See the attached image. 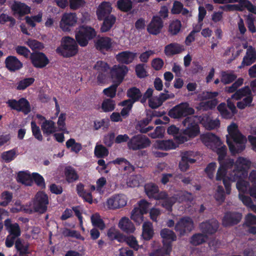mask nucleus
I'll list each match as a JSON object with an SVG mask.
<instances>
[{
	"label": "nucleus",
	"instance_id": "obj_1",
	"mask_svg": "<svg viewBox=\"0 0 256 256\" xmlns=\"http://www.w3.org/2000/svg\"><path fill=\"white\" fill-rule=\"evenodd\" d=\"M228 133L226 136V142L232 154L240 153L246 148L247 138L240 131L238 125L232 122L228 126Z\"/></svg>",
	"mask_w": 256,
	"mask_h": 256
},
{
	"label": "nucleus",
	"instance_id": "obj_2",
	"mask_svg": "<svg viewBox=\"0 0 256 256\" xmlns=\"http://www.w3.org/2000/svg\"><path fill=\"white\" fill-rule=\"evenodd\" d=\"M144 188L145 192L149 198L161 200L162 206L168 211L172 210L173 205L176 201L174 196H168L166 191L160 192L158 186L154 183H148L145 184Z\"/></svg>",
	"mask_w": 256,
	"mask_h": 256
},
{
	"label": "nucleus",
	"instance_id": "obj_3",
	"mask_svg": "<svg viewBox=\"0 0 256 256\" xmlns=\"http://www.w3.org/2000/svg\"><path fill=\"white\" fill-rule=\"evenodd\" d=\"M235 163L232 158L223 160L219 163L220 166L216 172V179L217 181L222 180L227 194H230L231 192V182L233 181L230 178L232 170L230 172L228 176H226V174L228 170L235 166Z\"/></svg>",
	"mask_w": 256,
	"mask_h": 256
},
{
	"label": "nucleus",
	"instance_id": "obj_4",
	"mask_svg": "<svg viewBox=\"0 0 256 256\" xmlns=\"http://www.w3.org/2000/svg\"><path fill=\"white\" fill-rule=\"evenodd\" d=\"M56 52L64 58L74 56L78 52V42L70 36L62 38L60 46L56 49Z\"/></svg>",
	"mask_w": 256,
	"mask_h": 256
},
{
	"label": "nucleus",
	"instance_id": "obj_5",
	"mask_svg": "<svg viewBox=\"0 0 256 256\" xmlns=\"http://www.w3.org/2000/svg\"><path fill=\"white\" fill-rule=\"evenodd\" d=\"M194 112L195 110L190 106L188 102H182L170 109L168 116L171 118L180 120L189 117L188 116L192 115Z\"/></svg>",
	"mask_w": 256,
	"mask_h": 256
},
{
	"label": "nucleus",
	"instance_id": "obj_6",
	"mask_svg": "<svg viewBox=\"0 0 256 256\" xmlns=\"http://www.w3.org/2000/svg\"><path fill=\"white\" fill-rule=\"evenodd\" d=\"M4 226L6 230L8 232L6 239L5 244L7 248H10L13 246L16 238L20 236V228L18 223H12L10 218L4 220Z\"/></svg>",
	"mask_w": 256,
	"mask_h": 256
},
{
	"label": "nucleus",
	"instance_id": "obj_7",
	"mask_svg": "<svg viewBox=\"0 0 256 256\" xmlns=\"http://www.w3.org/2000/svg\"><path fill=\"white\" fill-rule=\"evenodd\" d=\"M96 36V32L93 28L82 26L76 32V40L80 46L84 47L88 44V42L94 38Z\"/></svg>",
	"mask_w": 256,
	"mask_h": 256
},
{
	"label": "nucleus",
	"instance_id": "obj_8",
	"mask_svg": "<svg viewBox=\"0 0 256 256\" xmlns=\"http://www.w3.org/2000/svg\"><path fill=\"white\" fill-rule=\"evenodd\" d=\"M250 164V162L246 158L238 157L236 162L234 168L232 170L230 178L235 182L242 176H244Z\"/></svg>",
	"mask_w": 256,
	"mask_h": 256
},
{
	"label": "nucleus",
	"instance_id": "obj_9",
	"mask_svg": "<svg viewBox=\"0 0 256 256\" xmlns=\"http://www.w3.org/2000/svg\"><path fill=\"white\" fill-rule=\"evenodd\" d=\"M49 204L48 197L43 191H38L35 195L32 208L34 211L40 214L45 213L48 210V206Z\"/></svg>",
	"mask_w": 256,
	"mask_h": 256
},
{
	"label": "nucleus",
	"instance_id": "obj_10",
	"mask_svg": "<svg viewBox=\"0 0 256 256\" xmlns=\"http://www.w3.org/2000/svg\"><path fill=\"white\" fill-rule=\"evenodd\" d=\"M150 140L145 135L138 134L132 136L128 142L130 150H137L144 149L150 146Z\"/></svg>",
	"mask_w": 256,
	"mask_h": 256
},
{
	"label": "nucleus",
	"instance_id": "obj_11",
	"mask_svg": "<svg viewBox=\"0 0 256 256\" xmlns=\"http://www.w3.org/2000/svg\"><path fill=\"white\" fill-rule=\"evenodd\" d=\"M182 124L185 127L184 134L190 138H194L200 134V126L194 117H186L182 121Z\"/></svg>",
	"mask_w": 256,
	"mask_h": 256
},
{
	"label": "nucleus",
	"instance_id": "obj_12",
	"mask_svg": "<svg viewBox=\"0 0 256 256\" xmlns=\"http://www.w3.org/2000/svg\"><path fill=\"white\" fill-rule=\"evenodd\" d=\"M242 213L236 211H228L224 213L222 219V224L224 227H230L236 225L242 219Z\"/></svg>",
	"mask_w": 256,
	"mask_h": 256
},
{
	"label": "nucleus",
	"instance_id": "obj_13",
	"mask_svg": "<svg viewBox=\"0 0 256 256\" xmlns=\"http://www.w3.org/2000/svg\"><path fill=\"white\" fill-rule=\"evenodd\" d=\"M128 71V68L126 66L114 65L110 70V76L114 80V82L120 85L122 82Z\"/></svg>",
	"mask_w": 256,
	"mask_h": 256
},
{
	"label": "nucleus",
	"instance_id": "obj_14",
	"mask_svg": "<svg viewBox=\"0 0 256 256\" xmlns=\"http://www.w3.org/2000/svg\"><path fill=\"white\" fill-rule=\"evenodd\" d=\"M8 104L12 109L22 112L24 114H28L31 110L29 102L24 98H20L18 100H10Z\"/></svg>",
	"mask_w": 256,
	"mask_h": 256
},
{
	"label": "nucleus",
	"instance_id": "obj_15",
	"mask_svg": "<svg viewBox=\"0 0 256 256\" xmlns=\"http://www.w3.org/2000/svg\"><path fill=\"white\" fill-rule=\"evenodd\" d=\"M194 228V222L188 216L182 217L176 223L174 230L180 236H184L186 232H190Z\"/></svg>",
	"mask_w": 256,
	"mask_h": 256
},
{
	"label": "nucleus",
	"instance_id": "obj_16",
	"mask_svg": "<svg viewBox=\"0 0 256 256\" xmlns=\"http://www.w3.org/2000/svg\"><path fill=\"white\" fill-rule=\"evenodd\" d=\"M126 197L123 194H114L107 200L106 205L110 210H115L124 207L126 204Z\"/></svg>",
	"mask_w": 256,
	"mask_h": 256
},
{
	"label": "nucleus",
	"instance_id": "obj_17",
	"mask_svg": "<svg viewBox=\"0 0 256 256\" xmlns=\"http://www.w3.org/2000/svg\"><path fill=\"white\" fill-rule=\"evenodd\" d=\"M30 58L32 64L36 68H44L50 62L48 57L42 52H33L30 54Z\"/></svg>",
	"mask_w": 256,
	"mask_h": 256
},
{
	"label": "nucleus",
	"instance_id": "obj_18",
	"mask_svg": "<svg viewBox=\"0 0 256 256\" xmlns=\"http://www.w3.org/2000/svg\"><path fill=\"white\" fill-rule=\"evenodd\" d=\"M219 228V223L216 219H210L203 222L200 224L202 232L206 236L215 234Z\"/></svg>",
	"mask_w": 256,
	"mask_h": 256
},
{
	"label": "nucleus",
	"instance_id": "obj_19",
	"mask_svg": "<svg viewBox=\"0 0 256 256\" xmlns=\"http://www.w3.org/2000/svg\"><path fill=\"white\" fill-rule=\"evenodd\" d=\"M164 26V22L160 16H154L147 26L148 32L152 35L159 34Z\"/></svg>",
	"mask_w": 256,
	"mask_h": 256
},
{
	"label": "nucleus",
	"instance_id": "obj_20",
	"mask_svg": "<svg viewBox=\"0 0 256 256\" xmlns=\"http://www.w3.org/2000/svg\"><path fill=\"white\" fill-rule=\"evenodd\" d=\"M202 142L208 147L212 150L216 146H220L222 142L218 136L211 132H208L203 134L202 137Z\"/></svg>",
	"mask_w": 256,
	"mask_h": 256
},
{
	"label": "nucleus",
	"instance_id": "obj_21",
	"mask_svg": "<svg viewBox=\"0 0 256 256\" xmlns=\"http://www.w3.org/2000/svg\"><path fill=\"white\" fill-rule=\"evenodd\" d=\"M126 96L129 98L122 101L123 104H126L127 103L134 104L136 102H140V98L142 97V93L138 88L133 86L127 90Z\"/></svg>",
	"mask_w": 256,
	"mask_h": 256
},
{
	"label": "nucleus",
	"instance_id": "obj_22",
	"mask_svg": "<svg viewBox=\"0 0 256 256\" xmlns=\"http://www.w3.org/2000/svg\"><path fill=\"white\" fill-rule=\"evenodd\" d=\"M77 22V17L75 13H66L63 14L60 25L64 30H70V26H74Z\"/></svg>",
	"mask_w": 256,
	"mask_h": 256
},
{
	"label": "nucleus",
	"instance_id": "obj_23",
	"mask_svg": "<svg viewBox=\"0 0 256 256\" xmlns=\"http://www.w3.org/2000/svg\"><path fill=\"white\" fill-rule=\"evenodd\" d=\"M95 47L101 52H108L112 48V40L108 36L100 37L95 42Z\"/></svg>",
	"mask_w": 256,
	"mask_h": 256
},
{
	"label": "nucleus",
	"instance_id": "obj_24",
	"mask_svg": "<svg viewBox=\"0 0 256 256\" xmlns=\"http://www.w3.org/2000/svg\"><path fill=\"white\" fill-rule=\"evenodd\" d=\"M192 154L193 152L192 151H186L184 152L182 160L179 163V168L182 171H186L190 167V164H192L196 162V160L191 158Z\"/></svg>",
	"mask_w": 256,
	"mask_h": 256
},
{
	"label": "nucleus",
	"instance_id": "obj_25",
	"mask_svg": "<svg viewBox=\"0 0 256 256\" xmlns=\"http://www.w3.org/2000/svg\"><path fill=\"white\" fill-rule=\"evenodd\" d=\"M256 60V52L254 48L250 46L246 50L241 64L238 66V68H242L245 66H249L254 63Z\"/></svg>",
	"mask_w": 256,
	"mask_h": 256
},
{
	"label": "nucleus",
	"instance_id": "obj_26",
	"mask_svg": "<svg viewBox=\"0 0 256 256\" xmlns=\"http://www.w3.org/2000/svg\"><path fill=\"white\" fill-rule=\"evenodd\" d=\"M112 10L110 2H104L98 6L96 10V16L99 20H102L106 16H109Z\"/></svg>",
	"mask_w": 256,
	"mask_h": 256
},
{
	"label": "nucleus",
	"instance_id": "obj_27",
	"mask_svg": "<svg viewBox=\"0 0 256 256\" xmlns=\"http://www.w3.org/2000/svg\"><path fill=\"white\" fill-rule=\"evenodd\" d=\"M6 68L10 72H15L22 68V63L15 56H8L5 60Z\"/></svg>",
	"mask_w": 256,
	"mask_h": 256
},
{
	"label": "nucleus",
	"instance_id": "obj_28",
	"mask_svg": "<svg viewBox=\"0 0 256 256\" xmlns=\"http://www.w3.org/2000/svg\"><path fill=\"white\" fill-rule=\"evenodd\" d=\"M136 54V53L130 51H123L116 54V58L119 62L128 64L134 60Z\"/></svg>",
	"mask_w": 256,
	"mask_h": 256
},
{
	"label": "nucleus",
	"instance_id": "obj_29",
	"mask_svg": "<svg viewBox=\"0 0 256 256\" xmlns=\"http://www.w3.org/2000/svg\"><path fill=\"white\" fill-rule=\"evenodd\" d=\"M184 50V46L177 42H172L166 45L164 50V54L167 56L178 54Z\"/></svg>",
	"mask_w": 256,
	"mask_h": 256
},
{
	"label": "nucleus",
	"instance_id": "obj_30",
	"mask_svg": "<svg viewBox=\"0 0 256 256\" xmlns=\"http://www.w3.org/2000/svg\"><path fill=\"white\" fill-rule=\"evenodd\" d=\"M160 236L162 238V244H170L172 248V242L176 240V234L168 228H164L160 232Z\"/></svg>",
	"mask_w": 256,
	"mask_h": 256
},
{
	"label": "nucleus",
	"instance_id": "obj_31",
	"mask_svg": "<svg viewBox=\"0 0 256 256\" xmlns=\"http://www.w3.org/2000/svg\"><path fill=\"white\" fill-rule=\"evenodd\" d=\"M118 227L122 231L127 234H132L136 230L133 223L126 217L122 218L120 220Z\"/></svg>",
	"mask_w": 256,
	"mask_h": 256
},
{
	"label": "nucleus",
	"instance_id": "obj_32",
	"mask_svg": "<svg viewBox=\"0 0 256 256\" xmlns=\"http://www.w3.org/2000/svg\"><path fill=\"white\" fill-rule=\"evenodd\" d=\"M154 146L156 148L162 150H168L176 148L172 140H157L154 144Z\"/></svg>",
	"mask_w": 256,
	"mask_h": 256
},
{
	"label": "nucleus",
	"instance_id": "obj_33",
	"mask_svg": "<svg viewBox=\"0 0 256 256\" xmlns=\"http://www.w3.org/2000/svg\"><path fill=\"white\" fill-rule=\"evenodd\" d=\"M113 163L120 165L119 168L127 173H130L134 170V167L124 158H117L113 161Z\"/></svg>",
	"mask_w": 256,
	"mask_h": 256
},
{
	"label": "nucleus",
	"instance_id": "obj_34",
	"mask_svg": "<svg viewBox=\"0 0 256 256\" xmlns=\"http://www.w3.org/2000/svg\"><path fill=\"white\" fill-rule=\"evenodd\" d=\"M100 28L101 32H106L110 30L116 22V18L114 15L106 16L103 20Z\"/></svg>",
	"mask_w": 256,
	"mask_h": 256
},
{
	"label": "nucleus",
	"instance_id": "obj_35",
	"mask_svg": "<svg viewBox=\"0 0 256 256\" xmlns=\"http://www.w3.org/2000/svg\"><path fill=\"white\" fill-rule=\"evenodd\" d=\"M154 234L152 224L150 222H145L142 224V236L146 240H151Z\"/></svg>",
	"mask_w": 256,
	"mask_h": 256
},
{
	"label": "nucleus",
	"instance_id": "obj_36",
	"mask_svg": "<svg viewBox=\"0 0 256 256\" xmlns=\"http://www.w3.org/2000/svg\"><path fill=\"white\" fill-rule=\"evenodd\" d=\"M172 250L170 244H162V246L154 250L150 254V256H169Z\"/></svg>",
	"mask_w": 256,
	"mask_h": 256
},
{
	"label": "nucleus",
	"instance_id": "obj_37",
	"mask_svg": "<svg viewBox=\"0 0 256 256\" xmlns=\"http://www.w3.org/2000/svg\"><path fill=\"white\" fill-rule=\"evenodd\" d=\"M41 129L44 134L49 136L56 132L54 122L52 120H45L41 125Z\"/></svg>",
	"mask_w": 256,
	"mask_h": 256
},
{
	"label": "nucleus",
	"instance_id": "obj_38",
	"mask_svg": "<svg viewBox=\"0 0 256 256\" xmlns=\"http://www.w3.org/2000/svg\"><path fill=\"white\" fill-rule=\"evenodd\" d=\"M66 180L68 183H72L78 180L79 176L75 169L70 166H66L64 170Z\"/></svg>",
	"mask_w": 256,
	"mask_h": 256
},
{
	"label": "nucleus",
	"instance_id": "obj_39",
	"mask_svg": "<svg viewBox=\"0 0 256 256\" xmlns=\"http://www.w3.org/2000/svg\"><path fill=\"white\" fill-rule=\"evenodd\" d=\"M208 236L202 233H196L192 236L190 238V244L194 246H199L206 242Z\"/></svg>",
	"mask_w": 256,
	"mask_h": 256
},
{
	"label": "nucleus",
	"instance_id": "obj_40",
	"mask_svg": "<svg viewBox=\"0 0 256 256\" xmlns=\"http://www.w3.org/2000/svg\"><path fill=\"white\" fill-rule=\"evenodd\" d=\"M252 90L248 86H245L238 90L231 96V98L236 100H240L243 97L251 94Z\"/></svg>",
	"mask_w": 256,
	"mask_h": 256
},
{
	"label": "nucleus",
	"instance_id": "obj_41",
	"mask_svg": "<svg viewBox=\"0 0 256 256\" xmlns=\"http://www.w3.org/2000/svg\"><path fill=\"white\" fill-rule=\"evenodd\" d=\"M17 152L16 148L4 152L2 154L1 158L5 162H10L16 158Z\"/></svg>",
	"mask_w": 256,
	"mask_h": 256
},
{
	"label": "nucleus",
	"instance_id": "obj_42",
	"mask_svg": "<svg viewBox=\"0 0 256 256\" xmlns=\"http://www.w3.org/2000/svg\"><path fill=\"white\" fill-rule=\"evenodd\" d=\"M13 198L12 193L8 190H4L0 194L2 201L0 202V206L6 207L12 201Z\"/></svg>",
	"mask_w": 256,
	"mask_h": 256
},
{
	"label": "nucleus",
	"instance_id": "obj_43",
	"mask_svg": "<svg viewBox=\"0 0 256 256\" xmlns=\"http://www.w3.org/2000/svg\"><path fill=\"white\" fill-rule=\"evenodd\" d=\"M115 108V101L111 98L104 99L102 104V109L105 112H112Z\"/></svg>",
	"mask_w": 256,
	"mask_h": 256
},
{
	"label": "nucleus",
	"instance_id": "obj_44",
	"mask_svg": "<svg viewBox=\"0 0 256 256\" xmlns=\"http://www.w3.org/2000/svg\"><path fill=\"white\" fill-rule=\"evenodd\" d=\"M217 109L222 116L225 119H231L234 115L232 112H230L225 103L222 102L217 106Z\"/></svg>",
	"mask_w": 256,
	"mask_h": 256
},
{
	"label": "nucleus",
	"instance_id": "obj_45",
	"mask_svg": "<svg viewBox=\"0 0 256 256\" xmlns=\"http://www.w3.org/2000/svg\"><path fill=\"white\" fill-rule=\"evenodd\" d=\"M117 6L121 11L128 12L132 8V2L131 0H118L117 2Z\"/></svg>",
	"mask_w": 256,
	"mask_h": 256
},
{
	"label": "nucleus",
	"instance_id": "obj_46",
	"mask_svg": "<svg viewBox=\"0 0 256 256\" xmlns=\"http://www.w3.org/2000/svg\"><path fill=\"white\" fill-rule=\"evenodd\" d=\"M248 179L252 183V186L250 188V195L256 198V170H252L250 172Z\"/></svg>",
	"mask_w": 256,
	"mask_h": 256
},
{
	"label": "nucleus",
	"instance_id": "obj_47",
	"mask_svg": "<svg viewBox=\"0 0 256 256\" xmlns=\"http://www.w3.org/2000/svg\"><path fill=\"white\" fill-rule=\"evenodd\" d=\"M34 80H35L33 78H24L17 83L16 89L23 90L32 85L34 82Z\"/></svg>",
	"mask_w": 256,
	"mask_h": 256
},
{
	"label": "nucleus",
	"instance_id": "obj_48",
	"mask_svg": "<svg viewBox=\"0 0 256 256\" xmlns=\"http://www.w3.org/2000/svg\"><path fill=\"white\" fill-rule=\"evenodd\" d=\"M181 27L182 24L180 20H173L169 25L168 32L172 36L176 35L180 32Z\"/></svg>",
	"mask_w": 256,
	"mask_h": 256
},
{
	"label": "nucleus",
	"instance_id": "obj_49",
	"mask_svg": "<svg viewBox=\"0 0 256 256\" xmlns=\"http://www.w3.org/2000/svg\"><path fill=\"white\" fill-rule=\"evenodd\" d=\"M68 148H71V151L78 154L82 149V146L80 143L76 142L74 138H70L66 142Z\"/></svg>",
	"mask_w": 256,
	"mask_h": 256
},
{
	"label": "nucleus",
	"instance_id": "obj_50",
	"mask_svg": "<svg viewBox=\"0 0 256 256\" xmlns=\"http://www.w3.org/2000/svg\"><path fill=\"white\" fill-rule=\"evenodd\" d=\"M144 214L138 208H134L131 213L130 218L135 222L140 224L144 220Z\"/></svg>",
	"mask_w": 256,
	"mask_h": 256
},
{
	"label": "nucleus",
	"instance_id": "obj_51",
	"mask_svg": "<svg viewBox=\"0 0 256 256\" xmlns=\"http://www.w3.org/2000/svg\"><path fill=\"white\" fill-rule=\"evenodd\" d=\"M91 222L94 226L98 228L100 230H103L105 228L104 222L98 214H95L91 216Z\"/></svg>",
	"mask_w": 256,
	"mask_h": 256
},
{
	"label": "nucleus",
	"instance_id": "obj_52",
	"mask_svg": "<svg viewBox=\"0 0 256 256\" xmlns=\"http://www.w3.org/2000/svg\"><path fill=\"white\" fill-rule=\"evenodd\" d=\"M94 154L98 158H103L108 156V150L102 144L96 145L94 148Z\"/></svg>",
	"mask_w": 256,
	"mask_h": 256
},
{
	"label": "nucleus",
	"instance_id": "obj_53",
	"mask_svg": "<svg viewBox=\"0 0 256 256\" xmlns=\"http://www.w3.org/2000/svg\"><path fill=\"white\" fill-rule=\"evenodd\" d=\"M17 180L18 182H21L26 186L32 185V179L30 176L24 172H20L18 173L17 176Z\"/></svg>",
	"mask_w": 256,
	"mask_h": 256
},
{
	"label": "nucleus",
	"instance_id": "obj_54",
	"mask_svg": "<svg viewBox=\"0 0 256 256\" xmlns=\"http://www.w3.org/2000/svg\"><path fill=\"white\" fill-rule=\"evenodd\" d=\"M118 86V84L114 82L110 86L104 90V94L110 97L111 99L114 98L116 95V89Z\"/></svg>",
	"mask_w": 256,
	"mask_h": 256
},
{
	"label": "nucleus",
	"instance_id": "obj_55",
	"mask_svg": "<svg viewBox=\"0 0 256 256\" xmlns=\"http://www.w3.org/2000/svg\"><path fill=\"white\" fill-rule=\"evenodd\" d=\"M212 150L215 151L218 155L219 163L224 160L227 152V148L226 146H216Z\"/></svg>",
	"mask_w": 256,
	"mask_h": 256
},
{
	"label": "nucleus",
	"instance_id": "obj_56",
	"mask_svg": "<svg viewBox=\"0 0 256 256\" xmlns=\"http://www.w3.org/2000/svg\"><path fill=\"white\" fill-rule=\"evenodd\" d=\"M236 78V76L233 74H228L226 72L222 73L221 82L224 84L233 82Z\"/></svg>",
	"mask_w": 256,
	"mask_h": 256
},
{
	"label": "nucleus",
	"instance_id": "obj_57",
	"mask_svg": "<svg viewBox=\"0 0 256 256\" xmlns=\"http://www.w3.org/2000/svg\"><path fill=\"white\" fill-rule=\"evenodd\" d=\"M218 104V100L216 98H214L205 102H201L200 104V106L205 110H212L215 108Z\"/></svg>",
	"mask_w": 256,
	"mask_h": 256
},
{
	"label": "nucleus",
	"instance_id": "obj_58",
	"mask_svg": "<svg viewBox=\"0 0 256 256\" xmlns=\"http://www.w3.org/2000/svg\"><path fill=\"white\" fill-rule=\"evenodd\" d=\"M6 22H10L8 26L12 28L16 24V20L13 17L9 16L6 14H2L0 15V24H4Z\"/></svg>",
	"mask_w": 256,
	"mask_h": 256
},
{
	"label": "nucleus",
	"instance_id": "obj_59",
	"mask_svg": "<svg viewBox=\"0 0 256 256\" xmlns=\"http://www.w3.org/2000/svg\"><path fill=\"white\" fill-rule=\"evenodd\" d=\"M32 176V180L38 186L41 187L42 188H46L44 179L40 174L33 172Z\"/></svg>",
	"mask_w": 256,
	"mask_h": 256
},
{
	"label": "nucleus",
	"instance_id": "obj_60",
	"mask_svg": "<svg viewBox=\"0 0 256 256\" xmlns=\"http://www.w3.org/2000/svg\"><path fill=\"white\" fill-rule=\"evenodd\" d=\"M152 120L151 117L144 118L138 121L136 126V128L142 134V130L146 128V126Z\"/></svg>",
	"mask_w": 256,
	"mask_h": 256
},
{
	"label": "nucleus",
	"instance_id": "obj_61",
	"mask_svg": "<svg viewBox=\"0 0 256 256\" xmlns=\"http://www.w3.org/2000/svg\"><path fill=\"white\" fill-rule=\"evenodd\" d=\"M31 128L32 132V135L34 137L39 141H42V136L41 134L39 126H38L36 123L32 121L31 122Z\"/></svg>",
	"mask_w": 256,
	"mask_h": 256
},
{
	"label": "nucleus",
	"instance_id": "obj_62",
	"mask_svg": "<svg viewBox=\"0 0 256 256\" xmlns=\"http://www.w3.org/2000/svg\"><path fill=\"white\" fill-rule=\"evenodd\" d=\"M94 68L98 72H106L110 69L109 65L106 62L102 60L98 61L94 66Z\"/></svg>",
	"mask_w": 256,
	"mask_h": 256
},
{
	"label": "nucleus",
	"instance_id": "obj_63",
	"mask_svg": "<svg viewBox=\"0 0 256 256\" xmlns=\"http://www.w3.org/2000/svg\"><path fill=\"white\" fill-rule=\"evenodd\" d=\"M15 50L18 54L26 58H28L29 55H30L31 54L30 50L25 46H18L16 47Z\"/></svg>",
	"mask_w": 256,
	"mask_h": 256
},
{
	"label": "nucleus",
	"instance_id": "obj_64",
	"mask_svg": "<svg viewBox=\"0 0 256 256\" xmlns=\"http://www.w3.org/2000/svg\"><path fill=\"white\" fill-rule=\"evenodd\" d=\"M135 71L137 76L139 78H144L147 76V72L144 68V64H142L136 65Z\"/></svg>",
	"mask_w": 256,
	"mask_h": 256
}]
</instances>
